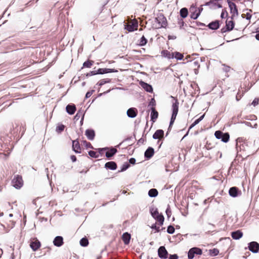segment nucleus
Returning a JSON list of instances; mask_svg holds the SVG:
<instances>
[{
	"label": "nucleus",
	"mask_w": 259,
	"mask_h": 259,
	"mask_svg": "<svg viewBox=\"0 0 259 259\" xmlns=\"http://www.w3.org/2000/svg\"><path fill=\"white\" fill-rule=\"evenodd\" d=\"M249 145H251V143L245 141L241 142L239 139H238L236 143V149L237 151L238 152L239 149L240 152L242 151L243 152H246L245 154V156H247L249 155L250 153L249 152Z\"/></svg>",
	"instance_id": "obj_1"
},
{
	"label": "nucleus",
	"mask_w": 259,
	"mask_h": 259,
	"mask_svg": "<svg viewBox=\"0 0 259 259\" xmlns=\"http://www.w3.org/2000/svg\"><path fill=\"white\" fill-rule=\"evenodd\" d=\"M155 22L157 24L155 25L156 28H166L167 26V21L166 17L163 14L160 13L157 15L155 19Z\"/></svg>",
	"instance_id": "obj_2"
},
{
	"label": "nucleus",
	"mask_w": 259,
	"mask_h": 259,
	"mask_svg": "<svg viewBox=\"0 0 259 259\" xmlns=\"http://www.w3.org/2000/svg\"><path fill=\"white\" fill-rule=\"evenodd\" d=\"M228 5L230 11L231 16L230 17L232 20L237 18L238 16V11L236 5L235 3L228 0Z\"/></svg>",
	"instance_id": "obj_3"
},
{
	"label": "nucleus",
	"mask_w": 259,
	"mask_h": 259,
	"mask_svg": "<svg viewBox=\"0 0 259 259\" xmlns=\"http://www.w3.org/2000/svg\"><path fill=\"white\" fill-rule=\"evenodd\" d=\"M152 216L159 223L160 226H162L164 222V217L162 214H160L157 209H152L151 210Z\"/></svg>",
	"instance_id": "obj_4"
},
{
	"label": "nucleus",
	"mask_w": 259,
	"mask_h": 259,
	"mask_svg": "<svg viewBox=\"0 0 259 259\" xmlns=\"http://www.w3.org/2000/svg\"><path fill=\"white\" fill-rule=\"evenodd\" d=\"M12 183L15 188L17 189L20 188L23 185L22 176L18 175L15 176L12 181Z\"/></svg>",
	"instance_id": "obj_5"
},
{
	"label": "nucleus",
	"mask_w": 259,
	"mask_h": 259,
	"mask_svg": "<svg viewBox=\"0 0 259 259\" xmlns=\"http://www.w3.org/2000/svg\"><path fill=\"white\" fill-rule=\"evenodd\" d=\"M29 243L30 247L33 251H37L41 246L40 242L36 237L31 238Z\"/></svg>",
	"instance_id": "obj_6"
},
{
	"label": "nucleus",
	"mask_w": 259,
	"mask_h": 259,
	"mask_svg": "<svg viewBox=\"0 0 259 259\" xmlns=\"http://www.w3.org/2000/svg\"><path fill=\"white\" fill-rule=\"evenodd\" d=\"M138 22L137 20L134 19L130 20L125 25V29L129 32H132L138 29Z\"/></svg>",
	"instance_id": "obj_7"
},
{
	"label": "nucleus",
	"mask_w": 259,
	"mask_h": 259,
	"mask_svg": "<svg viewBox=\"0 0 259 259\" xmlns=\"http://www.w3.org/2000/svg\"><path fill=\"white\" fill-rule=\"evenodd\" d=\"M17 221V217H14L13 214L10 213L6 219L5 223L8 227L13 228Z\"/></svg>",
	"instance_id": "obj_8"
},
{
	"label": "nucleus",
	"mask_w": 259,
	"mask_h": 259,
	"mask_svg": "<svg viewBox=\"0 0 259 259\" xmlns=\"http://www.w3.org/2000/svg\"><path fill=\"white\" fill-rule=\"evenodd\" d=\"M229 195L233 198L240 197L242 195V192L239 189L235 186L231 187L228 191Z\"/></svg>",
	"instance_id": "obj_9"
},
{
	"label": "nucleus",
	"mask_w": 259,
	"mask_h": 259,
	"mask_svg": "<svg viewBox=\"0 0 259 259\" xmlns=\"http://www.w3.org/2000/svg\"><path fill=\"white\" fill-rule=\"evenodd\" d=\"M202 253V251L201 249L197 247H193L190 249L188 253V257L189 259L194 258L195 254L200 255Z\"/></svg>",
	"instance_id": "obj_10"
},
{
	"label": "nucleus",
	"mask_w": 259,
	"mask_h": 259,
	"mask_svg": "<svg viewBox=\"0 0 259 259\" xmlns=\"http://www.w3.org/2000/svg\"><path fill=\"white\" fill-rule=\"evenodd\" d=\"M248 249L254 253H256L259 251V243L256 241H252L248 244Z\"/></svg>",
	"instance_id": "obj_11"
},
{
	"label": "nucleus",
	"mask_w": 259,
	"mask_h": 259,
	"mask_svg": "<svg viewBox=\"0 0 259 259\" xmlns=\"http://www.w3.org/2000/svg\"><path fill=\"white\" fill-rule=\"evenodd\" d=\"M158 256L161 258H167L168 257V252L164 246H160L158 250Z\"/></svg>",
	"instance_id": "obj_12"
},
{
	"label": "nucleus",
	"mask_w": 259,
	"mask_h": 259,
	"mask_svg": "<svg viewBox=\"0 0 259 259\" xmlns=\"http://www.w3.org/2000/svg\"><path fill=\"white\" fill-rule=\"evenodd\" d=\"M72 149L76 153H80L81 149L78 139L72 141Z\"/></svg>",
	"instance_id": "obj_13"
},
{
	"label": "nucleus",
	"mask_w": 259,
	"mask_h": 259,
	"mask_svg": "<svg viewBox=\"0 0 259 259\" xmlns=\"http://www.w3.org/2000/svg\"><path fill=\"white\" fill-rule=\"evenodd\" d=\"M214 136L217 139H221L224 142H227V133L224 134L221 131H217L215 132Z\"/></svg>",
	"instance_id": "obj_14"
},
{
	"label": "nucleus",
	"mask_w": 259,
	"mask_h": 259,
	"mask_svg": "<svg viewBox=\"0 0 259 259\" xmlns=\"http://www.w3.org/2000/svg\"><path fill=\"white\" fill-rule=\"evenodd\" d=\"M54 245L57 247H60L64 244L63 238L62 236H57L53 240Z\"/></svg>",
	"instance_id": "obj_15"
},
{
	"label": "nucleus",
	"mask_w": 259,
	"mask_h": 259,
	"mask_svg": "<svg viewBox=\"0 0 259 259\" xmlns=\"http://www.w3.org/2000/svg\"><path fill=\"white\" fill-rule=\"evenodd\" d=\"M138 114V110L136 108H131L127 111V115L129 117L134 118Z\"/></svg>",
	"instance_id": "obj_16"
},
{
	"label": "nucleus",
	"mask_w": 259,
	"mask_h": 259,
	"mask_svg": "<svg viewBox=\"0 0 259 259\" xmlns=\"http://www.w3.org/2000/svg\"><path fill=\"white\" fill-rule=\"evenodd\" d=\"M231 236L235 240H238L243 236V233L239 230L231 233Z\"/></svg>",
	"instance_id": "obj_17"
},
{
	"label": "nucleus",
	"mask_w": 259,
	"mask_h": 259,
	"mask_svg": "<svg viewBox=\"0 0 259 259\" xmlns=\"http://www.w3.org/2000/svg\"><path fill=\"white\" fill-rule=\"evenodd\" d=\"M164 132L162 130H157L153 135V139H159L163 138Z\"/></svg>",
	"instance_id": "obj_18"
},
{
	"label": "nucleus",
	"mask_w": 259,
	"mask_h": 259,
	"mask_svg": "<svg viewBox=\"0 0 259 259\" xmlns=\"http://www.w3.org/2000/svg\"><path fill=\"white\" fill-rule=\"evenodd\" d=\"M131 238V234L127 232L124 233L122 236V240L125 245H128Z\"/></svg>",
	"instance_id": "obj_19"
},
{
	"label": "nucleus",
	"mask_w": 259,
	"mask_h": 259,
	"mask_svg": "<svg viewBox=\"0 0 259 259\" xmlns=\"http://www.w3.org/2000/svg\"><path fill=\"white\" fill-rule=\"evenodd\" d=\"M105 167L107 169L115 170L117 168V164L114 161L107 162L105 164Z\"/></svg>",
	"instance_id": "obj_20"
},
{
	"label": "nucleus",
	"mask_w": 259,
	"mask_h": 259,
	"mask_svg": "<svg viewBox=\"0 0 259 259\" xmlns=\"http://www.w3.org/2000/svg\"><path fill=\"white\" fill-rule=\"evenodd\" d=\"M151 120L154 122L158 116V112L156 111V108H151Z\"/></svg>",
	"instance_id": "obj_21"
},
{
	"label": "nucleus",
	"mask_w": 259,
	"mask_h": 259,
	"mask_svg": "<svg viewBox=\"0 0 259 259\" xmlns=\"http://www.w3.org/2000/svg\"><path fill=\"white\" fill-rule=\"evenodd\" d=\"M173 52H170L167 50H162L161 52V56L162 57L167 58L168 59H172L174 58Z\"/></svg>",
	"instance_id": "obj_22"
},
{
	"label": "nucleus",
	"mask_w": 259,
	"mask_h": 259,
	"mask_svg": "<svg viewBox=\"0 0 259 259\" xmlns=\"http://www.w3.org/2000/svg\"><path fill=\"white\" fill-rule=\"evenodd\" d=\"M85 135L90 140H93L94 139L95 133L94 130H87L85 132Z\"/></svg>",
	"instance_id": "obj_23"
},
{
	"label": "nucleus",
	"mask_w": 259,
	"mask_h": 259,
	"mask_svg": "<svg viewBox=\"0 0 259 259\" xmlns=\"http://www.w3.org/2000/svg\"><path fill=\"white\" fill-rule=\"evenodd\" d=\"M10 133L11 135H14L18 133L19 131V126L17 124L15 123V125L12 124L10 125Z\"/></svg>",
	"instance_id": "obj_24"
},
{
	"label": "nucleus",
	"mask_w": 259,
	"mask_h": 259,
	"mask_svg": "<svg viewBox=\"0 0 259 259\" xmlns=\"http://www.w3.org/2000/svg\"><path fill=\"white\" fill-rule=\"evenodd\" d=\"M191 65L193 68L195 74H197L199 72V68L200 65L198 61H194L191 63Z\"/></svg>",
	"instance_id": "obj_25"
},
{
	"label": "nucleus",
	"mask_w": 259,
	"mask_h": 259,
	"mask_svg": "<svg viewBox=\"0 0 259 259\" xmlns=\"http://www.w3.org/2000/svg\"><path fill=\"white\" fill-rule=\"evenodd\" d=\"M154 153V149L151 147H149L145 152V157L147 158H150L153 156Z\"/></svg>",
	"instance_id": "obj_26"
},
{
	"label": "nucleus",
	"mask_w": 259,
	"mask_h": 259,
	"mask_svg": "<svg viewBox=\"0 0 259 259\" xmlns=\"http://www.w3.org/2000/svg\"><path fill=\"white\" fill-rule=\"evenodd\" d=\"M66 111L69 114H73L76 111V107L74 105H68L66 106Z\"/></svg>",
	"instance_id": "obj_27"
},
{
	"label": "nucleus",
	"mask_w": 259,
	"mask_h": 259,
	"mask_svg": "<svg viewBox=\"0 0 259 259\" xmlns=\"http://www.w3.org/2000/svg\"><path fill=\"white\" fill-rule=\"evenodd\" d=\"M117 152V150L116 148H112L109 150L106 151V156L108 158H110L112 157Z\"/></svg>",
	"instance_id": "obj_28"
},
{
	"label": "nucleus",
	"mask_w": 259,
	"mask_h": 259,
	"mask_svg": "<svg viewBox=\"0 0 259 259\" xmlns=\"http://www.w3.org/2000/svg\"><path fill=\"white\" fill-rule=\"evenodd\" d=\"M179 103L178 100H176L174 103L172 104V114H178V110H179Z\"/></svg>",
	"instance_id": "obj_29"
},
{
	"label": "nucleus",
	"mask_w": 259,
	"mask_h": 259,
	"mask_svg": "<svg viewBox=\"0 0 259 259\" xmlns=\"http://www.w3.org/2000/svg\"><path fill=\"white\" fill-rule=\"evenodd\" d=\"M208 27L212 30L217 29L219 27V23L218 21H215L210 23Z\"/></svg>",
	"instance_id": "obj_30"
},
{
	"label": "nucleus",
	"mask_w": 259,
	"mask_h": 259,
	"mask_svg": "<svg viewBox=\"0 0 259 259\" xmlns=\"http://www.w3.org/2000/svg\"><path fill=\"white\" fill-rule=\"evenodd\" d=\"M141 85L147 92H152L153 89H152V87L151 85H150L147 83L142 82L141 83Z\"/></svg>",
	"instance_id": "obj_31"
},
{
	"label": "nucleus",
	"mask_w": 259,
	"mask_h": 259,
	"mask_svg": "<svg viewBox=\"0 0 259 259\" xmlns=\"http://www.w3.org/2000/svg\"><path fill=\"white\" fill-rule=\"evenodd\" d=\"M180 16L182 18H185L188 15V9L186 8H183L181 9L180 11Z\"/></svg>",
	"instance_id": "obj_32"
},
{
	"label": "nucleus",
	"mask_w": 259,
	"mask_h": 259,
	"mask_svg": "<svg viewBox=\"0 0 259 259\" xmlns=\"http://www.w3.org/2000/svg\"><path fill=\"white\" fill-rule=\"evenodd\" d=\"M158 192L156 189H151L148 192V195L150 197H154L158 195Z\"/></svg>",
	"instance_id": "obj_33"
},
{
	"label": "nucleus",
	"mask_w": 259,
	"mask_h": 259,
	"mask_svg": "<svg viewBox=\"0 0 259 259\" xmlns=\"http://www.w3.org/2000/svg\"><path fill=\"white\" fill-rule=\"evenodd\" d=\"M234 25H235V23L232 19H231V20L229 21L228 22V25H227L228 32L231 31L234 28Z\"/></svg>",
	"instance_id": "obj_34"
},
{
	"label": "nucleus",
	"mask_w": 259,
	"mask_h": 259,
	"mask_svg": "<svg viewBox=\"0 0 259 259\" xmlns=\"http://www.w3.org/2000/svg\"><path fill=\"white\" fill-rule=\"evenodd\" d=\"M147 39L145 38V37L143 35L140 39L139 40V45L140 46H144L147 43Z\"/></svg>",
	"instance_id": "obj_35"
},
{
	"label": "nucleus",
	"mask_w": 259,
	"mask_h": 259,
	"mask_svg": "<svg viewBox=\"0 0 259 259\" xmlns=\"http://www.w3.org/2000/svg\"><path fill=\"white\" fill-rule=\"evenodd\" d=\"M204 116H205V114H204L202 116H201L198 119L195 120V121L190 125L189 129L192 128L195 125L197 124L200 121H201L203 119Z\"/></svg>",
	"instance_id": "obj_36"
},
{
	"label": "nucleus",
	"mask_w": 259,
	"mask_h": 259,
	"mask_svg": "<svg viewBox=\"0 0 259 259\" xmlns=\"http://www.w3.org/2000/svg\"><path fill=\"white\" fill-rule=\"evenodd\" d=\"M65 125L62 124H58L56 127V131L57 133L60 134L65 128Z\"/></svg>",
	"instance_id": "obj_37"
},
{
	"label": "nucleus",
	"mask_w": 259,
	"mask_h": 259,
	"mask_svg": "<svg viewBox=\"0 0 259 259\" xmlns=\"http://www.w3.org/2000/svg\"><path fill=\"white\" fill-rule=\"evenodd\" d=\"M94 61L92 60H88L83 64V67L85 68H90L93 65Z\"/></svg>",
	"instance_id": "obj_38"
},
{
	"label": "nucleus",
	"mask_w": 259,
	"mask_h": 259,
	"mask_svg": "<svg viewBox=\"0 0 259 259\" xmlns=\"http://www.w3.org/2000/svg\"><path fill=\"white\" fill-rule=\"evenodd\" d=\"M172 54H174V58L178 60H181L184 57L183 54L178 52H173Z\"/></svg>",
	"instance_id": "obj_39"
},
{
	"label": "nucleus",
	"mask_w": 259,
	"mask_h": 259,
	"mask_svg": "<svg viewBox=\"0 0 259 259\" xmlns=\"http://www.w3.org/2000/svg\"><path fill=\"white\" fill-rule=\"evenodd\" d=\"M81 144L82 146H84L86 148H92L93 149V147L91 145V144L90 142H87L85 140H82L81 142Z\"/></svg>",
	"instance_id": "obj_40"
},
{
	"label": "nucleus",
	"mask_w": 259,
	"mask_h": 259,
	"mask_svg": "<svg viewBox=\"0 0 259 259\" xmlns=\"http://www.w3.org/2000/svg\"><path fill=\"white\" fill-rule=\"evenodd\" d=\"M219 0H211L209 2L206 3V5L210 6L212 4L217 6L218 7H221V6L218 4Z\"/></svg>",
	"instance_id": "obj_41"
},
{
	"label": "nucleus",
	"mask_w": 259,
	"mask_h": 259,
	"mask_svg": "<svg viewBox=\"0 0 259 259\" xmlns=\"http://www.w3.org/2000/svg\"><path fill=\"white\" fill-rule=\"evenodd\" d=\"M80 244L82 246H87L89 244L88 240L86 238H83L80 240Z\"/></svg>",
	"instance_id": "obj_42"
},
{
	"label": "nucleus",
	"mask_w": 259,
	"mask_h": 259,
	"mask_svg": "<svg viewBox=\"0 0 259 259\" xmlns=\"http://www.w3.org/2000/svg\"><path fill=\"white\" fill-rule=\"evenodd\" d=\"M108 150V148H103L96 149L97 152L99 155H103L105 151Z\"/></svg>",
	"instance_id": "obj_43"
},
{
	"label": "nucleus",
	"mask_w": 259,
	"mask_h": 259,
	"mask_svg": "<svg viewBox=\"0 0 259 259\" xmlns=\"http://www.w3.org/2000/svg\"><path fill=\"white\" fill-rule=\"evenodd\" d=\"M89 155L93 158H98L99 157L98 153L94 151H90L89 152Z\"/></svg>",
	"instance_id": "obj_44"
},
{
	"label": "nucleus",
	"mask_w": 259,
	"mask_h": 259,
	"mask_svg": "<svg viewBox=\"0 0 259 259\" xmlns=\"http://www.w3.org/2000/svg\"><path fill=\"white\" fill-rule=\"evenodd\" d=\"M156 104L155 100L154 99V98H152L148 104V107H150V109L153 108H155Z\"/></svg>",
	"instance_id": "obj_45"
},
{
	"label": "nucleus",
	"mask_w": 259,
	"mask_h": 259,
	"mask_svg": "<svg viewBox=\"0 0 259 259\" xmlns=\"http://www.w3.org/2000/svg\"><path fill=\"white\" fill-rule=\"evenodd\" d=\"M130 166V165L127 162H125L123 164V165H122V167H121V170L120 171H125V170H126Z\"/></svg>",
	"instance_id": "obj_46"
},
{
	"label": "nucleus",
	"mask_w": 259,
	"mask_h": 259,
	"mask_svg": "<svg viewBox=\"0 0 259 259\" xmlns=\"http://www.w3.org/2000/svg\"><path fill=\"white\" fill-rule=\"evenodd\" d=\"M177 114H172V115H171V119H170V124H169V128L168 129H169L170 128V127L172 126V125L173 124L175 119H176V116H177Z\"/></svg>",
	"instance_id": "obj_47"
},
{
	"label": "nucleus",
	"mask_w": 259,
	"mask_h": 259,
	"mask_svg": "<svg viewBox=\"0 0 259 259\" xmlns=\"http://www.w3.org/2000/svg\"><path fill=\"white\" fill-rule=\"evenodd\" d=\"M200 15V13H197V12H194L191 15V18L193 19H196Z\"/></svg>",
	"instance_id": "obj_48"
},
{
	"label": "nucleus",
	"mask_w": 259,
	"mask_h": 259,
	"mask_svg": "<svg viewBox=\"0 0 259 259\" xmlns=\"http://www.w3.org/2000/svg\"><path fill=\"white\" fill-rule=\"evenodd\" d=\"M175 228L173 226H169L168 227H167V232L169 233V234H173L175 232Z\"/></svg>",
	"instance_id": "obj_49"
},
{
	"label": "nucleus",
	"mask_w": 259,
	"mask_h": 259,
	"mask_svg": "<svg viewBox=\"0 0 259 259\" xmlns=\"http://www.w3.org/2000/svg\"><path fill=\"white\" fill-rule=\"evenodd\" d=\"M151 228L155 229L156 230V232H159L160 231V227H157L155 224L152 225V226H151Z\"/></svg>",
	"instance_id": "obj_50"
},
{
	"label": "nucleus",
	"mask_w": 259,
	"mask_h": 259,
	"mask_svg": "<svg viewBox=\"0 0 259 259\" xmlns=\"http://www.w3.org/2000/svg\"><path fill=\"white\" fill-rule=\"evenodd\" d=\"M108 72L107 71V69H101L100 68L98 70V73L99 74H103V73H106Z\"/></svg>",
	"instance_id": "obj_51"
},
{
	"label": "nucleus",
	"mask_w": 259,
	"mask_h": 259,
	"mask_svg": "<svg viewBox=\"0 0 259 259\" xmlns=\"http://www.w3.org/2000/svg\"><path fill=\"white\" fill-rule=\"evenodd\" d=\"M94 92V90L88 91L85 95V98H90L92 95V94H93Z\"/></svg>",
	"instance_id": "obj_52"
},
{
	"label": "nucleus",
	"mask_w": 259,
	"mask_h": 259,
	"mask_svg": "<svg viewBox=\"0 0 259 259\" xmlns=\"http://www.w3.org/2000/svg\"><path fill=\"white\" fill-rule=\"evenodd\" d=\"M258 101H259V99H258V98H255V99L253 100V101H252V102L251 104H252V105H253L254 106H256L257 105H258Z\"/></svg>",
	"instance_id": "obj_53"
},
{
	"label": "nucleus",
	"mask_w": 259,
	"mask_h": 259,
	"mask_svg": "<svg viewBox=\"0 0 259 259\" xmlns=\"http://www.w3.org/2000/svg\"><path fill=\"white\" fill-rule=\"evenodd\" d=\"M178 24L180 25V28H182L184 26L185 22L183 19H181L179 21Z\"/></svg>",
	"instance_id": "obj_54"
},
{
	"label": "nucleus",
	"mask_w": 259,
	"mask_h": 259,
	"mask_svg": "<svg viewBox=\"0 0 259 259\" xmlns=\"http://www.w3.org/2000/svg\"><path fill=\"white\" fill-rule=\"evenodd\" d=\"M178 256L177 254H175L172 255H170L169 256V259H178Z\"/></svg>",
	"instance_id": "obj_55"
},
{
	"label": "nucleus",
	"mask_w": 259,
	"mask_h": 259,
	"mask_svg": "<svg viewBox=\"0 0 259 259\" xmlns=\"http://www.w3.org/2000/svg\"><path fill=\"white\" fill-rule=\"evenodd\" d=\"M246 19L248 20H250L251 18V14H250V12H247L246 14Z\"/></svg>",
	"instance_id": "obj_56"
},
{
	"label": "nucleus",
	"mask_w": 259,
	"mask_h": 259,
	"mask_svg": "<svg viewBox=\"0 0 259 259\" xmlns=\"http://www.w3.org/2000/svg\"><path fill=\"white\" fill-rule=\"evenodd\" d=\"M129 163L132 164H135L136 163V159L134 158H131L129 160Z\"/></svg>",
	"instance_id": "obj_57"
},
{
	"label": "nucleus",
	"mask_w": 259,
	"mask_h": 259,
	"mask_svg": "<svg viewBox=\"0 0 259 259\" xmlns=\"http://www.w3.org/2000/svg\"><path fill=\"white\" fill-rule=\"evenodd\" d=\"M210 252H211V251H213L212 253L214 254V255L218 254V253H219V251L215 249H214L212 250H210Z\"/></svg>",
	"instance_id": "obj_58"
},
{
	"label": "nucleus",
	"mask_w": 259,
	"mask_h": 259,
	"mask_svg": "<svg viewBox=\"0 0 259 259\" xmlns=\"http://www.w3.org/2000/svg\"><path fill=\"white\" fill-rule=\"evenodd\" d=\"M177 38L176 36L175 35H168V39L169 40L170 39H175Z\"/></svg>",
	"instance_id": "obj_59"
},
{
	"label": "nucleus",
	"mask_w": 259,
	"mask_h": 259,
	"mask_svg": "<svg viewBox=\"0 0 259 259\" xmlns=\"http://www.w3.org/2000/svg\"><path fill=\"white\" fill-rule=\"evenodd\" d=\"M255 38L259 40V30L256 29V34L255 35Z\"/></svg>",
	"instance_id": "obj_60"
},
{
	"label": "nucleus",
	"mask_w": 259,
	"mask_h": 259,
	"mask_svg": "<svg viewBox=\"0 0 259 259\" xmlns=\"http://www.w3.org/2000/svg\"><path fill=\"white\" fill-rule=\"evenodd\" d=\"M70 158L73 162H75L76 161V157L75 155H71Z\"/></svg>",
	"instance_id": "obj_61"
},
{
	"label": "nucleus",
	"mask_w": 259,
	"mask_h": 259,
	"mask_svg": "<svg viewBox=\"0 0 259 259\" xmlns=\"http://www.w3.org/2000/svg\"><path fill=\"white\" fill-rule=\"evenodd\" d=\"M244 123L246 125L248 126H252L250 122L245 121Z\"/></svg>",
	"instance_id": "obj_62"
},
{
	"label": "nucleus",
	"mask_w": 259,
	"mask_h": 259,
	"mask_svg": "<svg viewBox=\"0 0 259 259\" xmlns=\"http://www.w3.org/2000/svg\"><path fill=\"white\" fill-rule=\"evenodd\" d=\"M241 98V96L239 95V93H238L237 95L236 96V99L237 101H239Z\"/></svg>",
	"instance_id": "obj_63"
},
{
	"label": "nucleus",
	"mask_w": 259,
	"mask_h": 259,
	"mask_svg": "<svg viewBox=\"0 0 259 259\" xmlns=\"http://www.w3.org/2000/svg\"><path fill=\"white\" fill-rule=\"evenodd\" d=\"M202 10V6H201V7L199 8L198 10H196V12H197V13H200V14Z\"/></svg>",
	"instance_id": "obj_64"
}]
</instances>
